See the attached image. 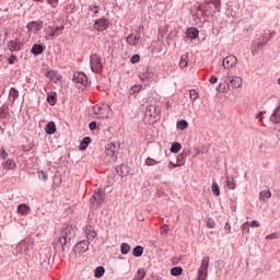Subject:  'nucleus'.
<instances>
[{
  "instance_id": "nucleus-51",
  "label": "nucleus",
  "mask_w": 280,
  "mask_h": 280,
  "mask_svg": "<svg viewBox=\"0 0 280 280\" xmlns=\"http://www.w3.org/2000/svg\"><path fill=\"white\" fill-rule=\"evenodd\" d=\"M264 115H266V112H259L256 114L255 119H260V121H264Z\"/></svg>"
},
{
  "instance_id": "nucleus-40",
  "label": "nucleus",
  "mask_w": 280,
  "mask_h": 280,
  "mask_svg": "<svg viewBox=\"0 0 280 280\" xmlns=\"http://www.w3.org/2000/svg\"><path fill=\"white\" fill-rule=\"evenodd\" d=\"M47 102L50 106H56V94H47Z\"/></svg>"
},
{
  "instance_id": "nucleus-1",
  "label": "nucleus",
  "mask_w": 280,
  "mask_h": 280,
  "mask_svg": "<svg viewBox=\"0 0 280 280\" xmlns=\"http://www.w3.org/2000/svg\"><path fill=\"white\" fill-rule=\"evenodd\" d=\"M75 233H78V228L72 225H67L61 230L58 242L62 250H65V247L69 244V242L73 240Z\"/></svg>"
},
{
  "instance_id": "nucleus-7",
  "label": "nucleus",
  "mask_w": 280,
  "mask_h": 280,
  "mask_svg": "<svg viewBox=\"0 0 280 280\" xmlns=\"http://www.w3.org/2000/svg\"><path fill=\"white\" fill-rule=\"evenodd\" d=\"M161 115V108L156 105H151L145 112L147 117H151L152 119H156Z\"/></svg>"
},
{
  "instance_id": "nucleus-64",
  "label": "nucleus",
  "mask_w": 280,
  "mask_h": 280,
  "mask_svg": "<svg viewBox=\"0 0 280 280\" xmlns=\"http://www.w3.org/2000/svg\"><path fill=\"white\" fill-rule=\"evenodd\" d=\"M141 80H142V81L145 80V77L141 78Z\"/></svg>"
},
{
  "instance_id": "nucleus-10",
  "label": "nucleus",
  "mask_w": 280,
  "mask_h": 280,
  "mask_svg": "<svg viewBox=\"0 0 280 280\" xmlns=\"http://www.w3.org/2000/svg\"><path fill=\"white\" fill-rule=\"evenodd\" d=\"M89 241H81L77 243L73 249L74 253H78L79 255L82 253H86V250H89Z\"/></svg>"
},
{
  "instance_id": "nucleus-52",
  "label": "nucleus",
  "mask_w": 280,
  "mask_h": 280,
  "mask_svg": "<svg viewBox=\"0 0 280 280\" xmlns=\"http://www.w3.org/2000/svg\"><path fill=\"white\" fill-rule=\"evenodd\" d=\"M249 226H252V229H259L260 226L259 221H252L249 223Z\"/></svg>"
},
{
  "instance_id": "nucleus-53",
  "label": "nucleus",
  "mask_w": 280,
  "mask_h": 280,
  "mask_svg": "<svg viewBox=\"0 0 280 280\" xmlns=\"http://www.w3.org/2000/svg\"><path fill=\"white\" fill-rule=\"evenodd\" d=\"M47 2L51 8H58V0H47Z\"/></svg>"
},
{
  "instance_id": "nucleus-18",
  "label": "nucleus",
  "mask_w": 280,
  "mask_h": 280,
  "mask_svg": "<svg viewBox=\"0 0 280 280\" xmlns=\"http://www.w3.org/2000/svg\"><path fill=\"white\" fill-rule=\"evenodd\" d=\"M30 211H32V209L30 206H27V203H21L18 206V213H20V215H27Z\"/></svg>"
},
{
  "instance_id": "nucleus-58",
  "label": "nucleus",
  "mask_w": 280,
  "mask_h": 280,
  "mask_svg": "<svg viewBox=\"0 0 280 280\" xmlns=\"http://www.w3.org/2000/svg\"><path fill=\"white\" fill-rule=\"evenodd\" d=\"M0 156L1 159H8V152L5 151V149L1 150Z\"/></svg>"
},
{
  "instance_id": "nucleus-55",
  "label": "nucleus",
  "mask_w": 280,
  "mask_h": 280,
  "mask_svg": "<svg viewBox=\"0 0 280 280\" xmlns=\"http://www.w3.org/2000/svg\"><path fill=\"white\" fill-rule=\"evenodd\" d=\"M175 167H180V166L177 164V162H176V163H174V162H170V163H168V170H174Z\"/></svg>"
},
{
  "instance_id": "nucleus-45",
  "label": "nucleus",
  "mask_w": 280,
  "mask_h": 280,
  "mask_svg": "<svg viewBox=\"0 0 280 280\" xmlns=\"http://www.w3.org/2000/svg\"><path fill=\"white\" fill-rule=\"evenodd\" d=\"M89 11L93 12V14H100V7L97 5H90Z\"/></svg>"
},
{
  "instance_id": "nucleus-31",
  "label": "nucleus",
  "mask_w": 280,
  "mask_h": 280,
  "mask_svg": "<svg viewBox=\"0 0 280 280\" xmlns=\"http://www.w3.org/2000/svg\"><path fill=\"white\" fill-rule=\"evenodd\" d=\"M179 150H183L180 142H174L171 147V152H173V154H178Z\"/></svg>"
},
{
  "instance_id": "nucleus-24",
  "label": "nucleus",
  "mask_w": 280,
  "mask_h": 280,
  "mask_svg": "<svg viewBox=\"0 0 280 280\" xmlns=\"http://www.w3.org/2000/svg\"><path fill=\"white\" fill-rule=\"evenodd\" d=\"M3 170H14L16 167V162L14 160L9 159L2 163Z\"/></svg>"
},
{
  "instance_id": "nucleus-61",
  "label": "nucleus",
  "mask_w": 280,
  "mask_h": 280,
  "mask_svg": "<svg viewBox=\"0 0 280 280\" xmlns=\"http://www.w3.org/2000/svg\"><path fill=\"white\" fill-rule=\"evenodd\" d=\"M167 233V228L162 226L161 228V235H165Z\"/></svg>"
},
{
  "instance_id": "nucleus-30",
  "label": "nucleus",
  "mask_w": 280,
  "mask_h": 280,
  "mask_svg": "<svg viewBox=\"0 0 280 280\" xmlns=\"http://www.w3.org/2000/svg\"><path fill=\"white\" fill-rule=\"evenodd\" d=\"M91 143V138L85 137L83 138V141H81L79 149L80 150H86L89 148V144Z\"/></svg>"
},
{
  "instance_id": "nucleus-47",
  "label": "nucleus",
  "mask_w": 280,
  "mask_h": 280,
  "mask_svg": "<svg viewBox=\"0 0 280 280\" xmlns=\"http://www.w3.org/2000/svg\"><path fill=\"white\" fill-rule=\"evenodd\" d=\"M207 226L208 229H215V221H213V219H208Z\"/></svg>"
},
{
  "instance_id": "nucleus-41",
  "label": "nucleus",
  "mask_w": 280,
  "mask_h": 280,
  "mask_svg": "<svg viewBox=\"0 0 280 280\" xmlns=\"http://www.w3.org/2000/svg\"><path fill=\"white\" fill-rule=\"evenodd\" d=\"M159 161L151 159V158H147L145 159V165H148L149 167H152L154 165H159Z\"/></svg>"
},
{
  "instance_id": "nucleus-11",
  "label": "nucleus",
  "mask_w": 280,
  "mask_h": 280,
  "mask_svg": "<svg viewBox=\"0 0 280 280\" xmlns=\"http://www.w3.org/2000/svg\"><path fill=\"white\" fill-rule=\"evenodd\" d=\"M21 47H23V44L19 39H12L7 45L9 51H21Z\"/></svg>"
},
{
  "instance_id": "nucleus-15",
  "label": "nucleus",
  "mask_w": 280,
  "mask_h": 280,
  "mask_svg": "<svg viewBox=\"0 0 280 280\" xmlns=\"http://www.w3.org/2000/svg\"><path fill=\"white\" fill-rule=\"evenodd\" d=\"M244 83V79L242 77H232L230 80V86L233 89H242V84Z\"/></svg>"
},
{
  "instance_id": "nucleus-37",
  "label": "nucleus",
  "mask_w": 280,
  "mask_h": 280,
  "mask_svg": "<svg viewBox=\"0 0 280 280\" xmlns=\"http://www.w3.org/2000/svg\"><path fill=\"white\" fill-rule=\"evenodd\" d=\"M189 97L191 102H196L200 97V94L196 90H190Z\"/></svg>"
},
{
  "instance_id": "nucleus-59",
  "label": "nucleus",
  "mask_w": 280,
  "mask_h": 280,
  "mask_svg": "<svg viewBox=\"0 0 280 280\" xmlns=\"http://www.w3.org/2000/svg\"><path fill=\"white\" fill-rule=\"evenodd\" d=\"M224 231H226L228 233H231V224L225 223Z\"/></svg>"
},
{
  "instance_id": "nucleus-49",
  "label": "nucleus",
  "mask_w": 280,
  "mask_h": 280,
  "mask_svg": "<svg viewBox=\"0 0 280 280\" xmlns=\"http://www.w3.org/2000/svg\"><path fill=\"white\" fill-rule=\"evenodd\" d=\"M139 60H141V57L139 55H135L131 57L130 62L136 65V62H139Z\"/></svg>"
},
{
  "instance_id": "nucleus-48",
  "label": "nucleus",
  "mask_w": 280,
  "mask_h": 280,
  "mask_svg": "<svg viewBox=\"0 0 280 280\" xmlns=\"http://www.w3.org/2000/svg\"><path fill=\"white\" fill-rule=\"evenodd\" d=\"M139 91H141V85H133V86L131 88L130 94H131V95H135V93H139Z\"/></svg>"
},
{
  "instance_id": "nucleus-2",
  "label": "nucleus",
  "mask_w": 280,
  "mask_h": 280,
  "mask_svg": "<svg viewBox=\"0 0 280 280\" xmlns=\"http://www.w3.org/2000/svg\"><path fill=\"white\" fill-rule=\"evenodd\" d=\"M222 7V2L220 0H210L206 2L203 5V12L207 16H213L217 12H220V8Z\"/></svg>"
},
{
  "instance_id": "nucleus-29",
  "label": "nucleus",
  "mask_w": 280,
  "mask_h": 280,
  "mask_svg": "<svg viewBox=\"0 0 280 280\" xmlns=\"http://www.w3.org/2000/svg\"><path fill=\"white\" fill-rule=\"evenodd\" d=\"M272 197V192H270V190H262L259 194V199L264 200V202H266V200H268V198Z\"/></svg>"
},
{
  "instance_id": "nucleus-16",
  "label": "nucleus",
  "mask_w": 280,
  "mask_h": 280,
  "mask_svg": "<svg viewBox=\"0 0 280 280\" xmlns=\"http://www.w3.org/2000/svg\"><path fill=\"white\" fill-rule=\"evenodd\" d=\"M85 235L90 242H93L97 237V232H95V229L91 225L85 226Z\"/></svg>"
},
{
  "instance_id": "nucleus-25",
  "label": "nucleus",
  "mask_w": 280,
  "mask_h": 280,
  "mask_svg": "<svg viewBox=\"0 0 280 280\" xmlns=\"http://www.w3.org/2000/svg\"><path fill=\"white\" fill-rule=\"evenodd\" d=\"M45 131L47 135H55L56 133V122L50 121L46 125Z\"/></svg>"
},
{
  "instance_id": "nucleus-54",
  "label": "nucleus",
  "mask_w": 280,
  "mask_h": 280,
  "mask_svg": "<svg viewBox=\"0 0 280 280\" xmlns=\"http://www.w3.org/2000/svg\"><path fill=\"white\" fill-rule=\"evenodd\" d=\"M210 84H218V77L211 75L209 79Z\"/></svg>"
},
{
  "instance_id": "nucleus-23",
  "label": "nucleus",
  "mask_w": 280,
  "mask_h": 280,
  "mask_svg": "<svg viewBox=\"0 0 280 280\" xmlns=\"http://www.w3.org/2000/svg\"><path fill=\"white\" fill-rule=\"evenodd\" d=\"M187 38H190V40H195V38L198 36V28L190 27L186 31Z\"/></svg>"
},
{
  "instance_id": "nucleus-57",
  "label": "nucleus",
  "mask_w": 280,
  "mask_h": 280,
  "mask_svg": "<svg viewBox=\"0 0 280 280\" xmlns=\"http://www.w3.org/2000/svg\"><path fill=\"white\" fill-rule=\"evenodd\" d=\"M89 128L90 130H95V128H97V122L96 121L90 122Z\"/></svg>"
},
{
  "instance_id": "nucleus-27",
  "label": "nucleus",
  "mask_w": 280,
  "mask_h": 280,
  "mask_svg": "<svg viewBox=\"0 0 280 280\" xmlns=\"http://www.w3.org/2000/svg\"><path fill=\"white\" fill-rule=\"evenodd\" d=\"M258 40H260V42L257 44V48L261 49V47H264V45H266L267 43L270 42V38L268 37V35H262L258 38Z\"/></svg>"
},
{
  "instance_id": "nucleus-43",
  "label": "nucleus",
  "mask_w": 280,
  "mask_h": 280,
  "mask_svg": "<svg viewBox=\"0 0 280 280\" xmlns=\"http://www.w3.org/2000/svg\"><path fill=\"white\" fill-rule=\"evenodd\" d=\"M38 178L40 180H47L49 178V176L47 175V173L45 171H39L38 172Z\"/></svg>"
},
{
  "instance_id": "nucleus-3",
  "label": "nucleus",
  "mask_w": 280,
  "mask_h": 280,
  "mask_svg": "<svg viewBox=\"0 0 280 280\" xmlns=\"http://www.w3.org/2000/svg\"><path fill=\"white\" fill-rule=\"evenodd\" d=\"M91 69L93 73H100L104 63L102 62V57L97 54H93L90 57Z\"/></svg>"
},
{
  "instance_id": "nucleus-34",
  "label": "nucleus",
  "mask_w": 280,
  "mask_h": 280,
  "mask_svg": "<svg viewBox=\"0 0 280 280\" xmlns=\"http://www.w3.org/2000/svg\"><path fill=\"white\" fill-rule=\"evenodd\" d=\"M121 255H128L130 253V245L128 243H122L120 245Z\"/></svg>"
},
{
  "instance_id": "nucleus-63",
  "label": "nucleus",
  "mask_w": 280,
  "mask_h": 280,
  "mask_svg": "<svg viewBox=\"0 0 280 280\" xmlns=\"http://www.w3.org/2000/svg\"><path fill=\"white\" fill-rule=\"evenodd\" d=\"M120 170H127L126 165L120 166Z\"/></svg>"
},
{
  "instance_id": "nucleus-56",
  "label": "nucleus",
  "mask_w": 280,
  "mask_h": 280,
  "mask_svg": "<svg viewBox=\"0 0 280 280\" xmlns=\"http://www.w3.org/2000/svg\"><path fill=\"white\" fill-rule=\"evenodd\" d=\"M14 62H16V56H15V55H12V56L9 58V65H14Z\"/></svg>"
},
{
  "instance_id": "nucleus-38",
  "label": "nucleus",
  "mask_w": 280,
  "mask_h": 280,
  "mask_svg": "<svg viewBox=\"0 0 280 280\" xmlns=\"http://www.w3.org/2000/svg\"><path fill=\"white\" fill-rule=\"evenodd\" d=\"M133 257H141V255H143V247L141 246H136L133 248V253H132Z\"/></svg>"
},
{
  "instance_id": "nucleus-28",
  "label": "nucleus",
  "mask_w": 280,
  "mask_h": 280,
  "mask_svg": "<svg viewBox=\"0 0 280 280\" xmlns=\"http://www.w3.org/2000/svg\"><path fill=\"white\" fill-rule=\"evenodd\" d=\"M225 184L228 189H235L236 185H235V178L233 177H225Z\"/></svg>"
},
{
  "instance_id": "nucleus-50",
  "label": "nucleus",
  "mask_w": 280,
  "mask_h": 280,
  "mask_svg": "<svg viewBox=\"0 0 280 280\" xmlns=\"http://www.w3.org/2000/svg\"><path fill=\"white\" fill-rule=\"evenodd\" d=\"M21 246H24L25 253H30V242L24 241L23 243H21Z\"/></svg>"
},
{
  "instance_id": "nucleus-33",
  "label": "nucleus",
  "mask_w": 280,
  "mask_h": 280,
  "mask_svg": "<svg viewBox=\"0 0 280 280\" xmlns=\"http://www.w3.org/2000/svg\"><path fill=\"white\" fill-rule=\"evenodd\" d=\"M104 272H106V270L104 269V267L100 266L95 269L94 277L96 279H100L101 277H104Z\"/></svg>"
},
{
  "instance_id": "nucleus-14",
  "label": "nucleus",
  "mask_w": 280,
  "mask_h": 280,
  "mask_svg": "<svg viewBox=\"0 0 280 280\" xmlns=\"http://www.w3.org/2000/svg\"><path fill=\"white\" fill-rule=\"evenodd\" d=\"M46 78H48V80H51L52 82H55V84H57V82H60V80H62V77L56 70H49L46 73Z\"/></svg>"
},
{
  "instance_id": "nucleus-46",
  "label": "nucleus",
  "mask_w": 280,
  "mask_h": 280,
  "mask_svg": "<svg viewBox=\"0 0 280 280\" xmlns=\"http://www.w3.org/2000/svg\"><path fill=\"white\" fill-rule=\"evenodd\" d=\"M62 30H65V25L57 26L55 31L50 34V36H58L57 32H62Z\"/></svg>"
},
{
  "instance_id": "nucleus-17",
  "label": "nucleus",
  "mask_w": 280,
  "mask_h": 280,
  "mask_svg": "<svg viewBox=\"0 0 280 280\" xmlns=\"http://www.w3.org/2000/svg\"><path fill=\"white\" fill-rule=\"evenodd\" d=\"M117 150L118 148L115 143H108L106 145L105 154H107V156H115V154H117Z\"/></svg>"
},
{
  "instance_id": "nucleus-20",
  "label": "nucleus",
  "mask_w": 280,
  "mask_h": 280,
  "mask_svg": "<svg viewBox=\"0 0 280 280\" xmlns=\"http://www.w3.org/2000/svg\"><path fill=\"white\" fill-rule=\"evenodd\" d=\"M43 51H45V47L40 44L33 45V47L31 49V54H33L34 56H38V55L43 54Z\"/></svg>"
},
{
  "instance_id": "nucleus-12",
  "label": "nucleus",
  "mask_w": 280,
  "mask_h": 280,
  "mask_svg": "<svg viewBox=\"0 0 280 280\" xmlns=\"http://www.w3.org/2000/svg\"><path fill=\"white\" fill-rule=\"evenodd\" d=\"M27 30L33 32V34H38L43 30V22H31L27 24Z\"/></svg>"
},
{
  "instance_id": "nucleus-4",
  "label": "nucleus",
  "mask_w": 280,
  "mask_h": 280,
  "mask_svg": "<svg viewBox=\"0 0 280 280\" xmlns=\"http://www.w3.org/2000/svg\"><path fill=\"white\" fill-rule=\"evenodd\" d=\"M93 110L95 113V115H98V117H101V119H108V117H110V106L103 104V105H95L93 107Z\"/></svg>"
},
{
  "instance_id": "nucleus-5",
  "label": "nucleus",
  "mask_w": 280,
  "mask_h": 280,
  "mask_svg": "<svg viewBox=\"0 0 280 280\" xmlns=\"http://www.w3.org/2000/svg\"><path fill=\"white\" fill-rule=\"evenodd\" d=\"M237 65V57L229 55L223 59L224 69H233Z\"/></svg>"
},
{
  "instance_id": "nucleus-26",
  "label": "nucleus",
  "mask_w": 280,
  "mask_h": 280,
  "mask_svg": "<svg viewBox=\"0 0 280 280\" xmlns=\"http://www.w3.org/2000/svg\"><path fill=\"white\" fill-rule=\"evenodd\" d=\"M188 63H189V55L187 54L182 55V58L179 60L180 69H185V67H187Z\"/></svg>"
},
{
  "instance_id": "nucleus-8",
  "label": "nucleus",
  "mask_w": 280,
  "mask_h": 280,
  "mask_svg": "<svg viewBox=\"0 0 280 280\" xmlns=\"http://www.w3.org/2000/svg\"><path fill=\"white\" fill-rule=\"evenodd\" d=\"M73 82L77 84H83V86H86L89 84V79L86 78V74L82 72H77L73 74Z\"/></svg>"
},
{
  "instance_id": "nucleus-36",
  "label": "nucleus",
  "mask_w": 280,
  "mask_h": 280,
  "mask_svg": "<svg viewBox=\"0 0 280 280\" xmlns=\"http://www.w3.org/2000/svg\"><path fill=\"white\" fill-rule=\"evenodd\" d=\"M171 275L173 277H180V275H183V268L180 267H174L172 270H171Z\"/></svg>"
},
{
  "instance_id": "nucleus-44",
  "label": "nucleus",
  "mask_w": 280,
  "mask_h": 280,
  "mask_svg": "<svg viewBox=\"0 0 280 280\" xmlns=\"http://www.w3.org/2000/svg\"><path fill=\"white\" fill-rule=\"evenodd\" d=\"M280 235L279 232H275L272 234H269L265 237V240H279Z\"/></svg>"
},
{
  "instance_id": "nucleus-13",
  "label": "nucleus",
  "mask_w": 280,
  "mask_h": 280,
  "mask_svg": "<svg viewBox=\"0 0 280 280\" xmlns=\"http://www.w3.org/2000/svg\"><path fill=\"white\" fill-rule=\"evenodd\" d=\"M9 115H10V107H8L7 105H2L0 107V122L5 124V121H8Z\"/></svg>"
},
{
  "instance_id": "nucleus-19",
  "label": "nucleus",
  "mask_w": 280,
  "mask_h": 280,
  "mask_svg": "<svg viewBox=\"0 0 280 280\" xmlns=\"http://www.w3.org/2000/svg\"><path fill=\"white\" fill-rule=\"evenodd\" d=\"M140 39H141L140 35L130 34L127 37V43H128V45L135 46V45H139Z\"/></svg>"
},
{
  "instance_id": "nucleus-6",
  "label": "nucleus",
  "mask_w": 280,
  "mask_h": 280,
  "mask_svg": "<svg viewBox=\"0 0 280 280\" xmlns=\"http://www.w3.org/2000/svg\"><path fill=\"white\" fill-rule=\"evenodd\" d=\"M104 198H106L104 191L102 189H98L94 191V195L91 198V202H96V207H100V205L104 202Z\"/></svg>"
},
{
  "instance_id": "nucleus-9",
  "label": "nucleus",
  "mask_w": 280,
  "mask_h": 280,
  "mask_svg": "<svg viewBox=\"0 0 280 280\" xmlns=\"http://www.w3.org/2000/svg\"><path fill=\"white\" fill-rule=\"evenodd\" d=\"M108 25H109V22L107 19H100V20H96L94 23V27L95 30H97V32H104V30H108Z\"/></svg>"
},
{
  "instance_id": "nucleus-42",
  "label": "nucleus",
  "mask_w": 280,
  "mask_h": 280,
  "mask_svg": "<svg viewBox=\"0 0 280 280\" xmlns=\"http://www.w3.org/2000/svg\"><path fill=\"white\" fill-rule=\"evenodd\" d=\"M212 194H214V196H220V186L218 185V183H212Z\"/></svg>"
},
{
  "instance_id": "nucleus-35",
  "label": "nucleus",
  "mask_w": 280,
  "mask_h": 280,
  "mask_svg": "<svg viewBox=\"0 0 280 280\" xmlns=\"http://www.w3.org/2000/svg\"><path fill=\"white\" fill-rule=\"evenodd\" d=\"M143 279H145V270L138 269L133 280H143Z\"/></svg>"
},
{
  "instance_id": "nucleus-21",
  "label": "nucleus",
  "mask_w": 280,
  "mask_h": 280,
  "mask_svg": "<svg viewBox=\"0 0 280 280\" xmlns=\"http://www.w3.org/2000/svg\"><path fill=\"white\" fill-rule=\"evenodd\" d=\"M270 121H272V124H280V106H278L272 115L270 116Z\"/></svg>"
},
{
  "instance_id": "nucleus-60",
  "label": "nucleus",
  "mask_w": 280,
  "mask_h": 280,
  "mask_svg": "<svg viewBox=\"0 0 280 280\" xmlns=\"http://www.w3.org/2000/svg\"><path fill=\"white\" fill-rule=\"evenodd\" d=\"M178 33L176 31H172L168 35V38H173V37H176Z\"/></svg>"
},
{
  "instance_id": "nucleus-22",
  "label": "nucleus",
  "mask_w": 280,
  "mask_h": 280,
  "mask_svg": "<svg viewBox=\"0 0 280 280\" xmlns=\"http://www.w3.org/2000/svg\"><path fill=\"white\" fill-rule=\"evenodd\" d=\"M9 100L12 102V104H14V102L19 100V90L11 88L9 91Z\"/></svg>"
},
{
  "instance_id": "nucleus-62",
  "label": "nucleus",
  "mask_w": 280,
  "mask_h": 280,
  "mask_svg": "<svg viewBox=\"0 0 280 280\" xmlns=\"http://www.w3.org/2000/svg\"><path fill=\"white\" fill-rule=\"evenodd\" d=\"M275 34V31L269 34V40L273 38Z\"/></svg>"
},
{
  "instance_id": "nucleus-39",
  "label": "nucleus",
  "mask_w": 280,
  "mask_h": 280,
  "mask_svg": "<svg viewBox=\"0 0 280 280\" xmlns=\"http://www.w3.org/2000/svg\"><path fill=\"white\" fill-rule=\"evenodd\" d=\"M176 163L177 165H179V167H183V165H185V154L183 153L178 154L176 159Z\"/></svg>"
},
{
  "instance_id": "nucleus-32",
  "label": "nucleus",
  "mask_w": 280,
  "mask_h": 280,
  "mask_svg": "<svg viewBox=\"0 0 280 280\" xmlns=\"http://www.w3.org/2000/svg\"><path fill=\"white\" fill-rule=\"evenodd\" d=\"M188 128H189V122H187V120L177 121V129L178 130H187Z\"/></svg>"
}]
</instances>
